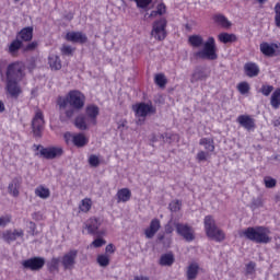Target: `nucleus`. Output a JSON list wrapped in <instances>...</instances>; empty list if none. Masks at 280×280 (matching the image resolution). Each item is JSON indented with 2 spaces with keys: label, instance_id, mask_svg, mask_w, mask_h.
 <instances>
[{
  "label": "nucleus",
  "instance_id": "nucleus-35",
  "mask_svg": "<svg viewBox=\"0 0 280 280\" xmlns=\"http://www.w3.org/2000/svg\"><path fill=\"white\" fill-rule=\"evenodd\" d=\"M213 21L215 23H218V25H221V27H225V28L231 27V23H230L229 19H226V16H224L222 14L214 15Z\"/></svg>",
  "mask_w": 280,
  "mask_h": 280
},
{
  "label": "nucleus",
  "instance_id": "nucleus-56",
  "mask_svg": "<svg viewBox=\"0 0 280 280\" xmlns=\"http://www.w3.org/2000/svg\"><path fill=\"white\" fill-rule=\"evenodd\" d=\"M255 262L250 261L249 264L246 265V273L247 275H253L255 272Z\"/></svg>",
  "mask_w": 280,
  "mask_h": 280
},
{
  "label": "nucleus",
  "instance_id": "nucleus-30",
  "mask_svg": "<svg viewBox=\"0 0 280 280\" xmlns=\"http://www.w3.org/2000/svg\"><path fill=\"white\" fill-rule=\"evenodd\" d=\"M88 124H91V121L84 115H79L74 120V126L79 130H86V128H89Z\"/></svg>",
  "mask_w": 280,
  "mask_h": 280
},
{
  "label": "nucleus",
  "instance_id": "nucleus-52",
  "mask_svg": "<svg viewBox=\"0 0 280 280\" xmlns=\"http://www.w3.org/2000/svg\"><path fill=\"white\" fill-rule=\"evenodd\" d=\"M275 23L277 27H280V3H277L275 7Z\"/></svg>",
  "mask_w": 280,
  "mask_h": 280
},
{
  "label": "nucleus",
  "instance_id": "nucleus-47",
  "mask_svg": "<svg viewBox=\"0 0 280 280\" xmlns=\"http://www.w3.org/2000/svg\"><path fill=\"white\" fill-rule=\"evenodd\" d=\"M89 165L91 167H100V158L95 154L90 155Z\"/></svg>",
  "mask_w": 280,
  "mask_h": 280
},
{
  "label": "nucleus",
  "instance_id": "nucleus-55",
  "mask_svg": "<svg viewBox=\"0 0 280 280\" xmlns=\"http://www.w3.org/2000/svg\"><path fill=\"white\" fill-rule=\"evenodd\" d=\"M65 110V115L68 119H71V117H73V115H75V108L70 107V108H66Z\"/></svg>",
  "mask_w": 280,
  "mask_h": 280
},
{
  "label": "nucleus",
  "instance_id": "nucleus-26",
  "mask_svg": "<svg viewBox=\"0 0 280 280\" xmlns=\"http://www.w3.org/2000/svg\"><path fill=\"white\" fill-rule=\"evenodd\" d=\"M48 65L51 71H60L62 69V61L58 55H50L48 57Z\"/></svg>",
  "mask_w": 280,
  "mask_h": 280
},
{
  "label": "nucleus",
  "instance_id": "nucleus-60",
  "mask_svg": "<svg viewBox=\"0 0 280 280\" xmlns=\"http://www.w3.org/2000/svg\"><path fill=\"white\" fill-rule=\"evenodd\" d=\"M170 244H172V238L168 237L166 240L163 241V245L166 247V248H170Z\"/></svg>",
  "mask_w": 280,
  "mask_h": 280
},
{
  "label": "nucleus",
  "instance_id": "nucleus-25",
  "mask_svg": "<svg viewBox=\"0 0 280 280\" xmlns=\"http://www.w3.org/2000/svg\"><path fill=\"white\" fill-rule=\"evenodd\" d=\"M199 270H200V266H198L197 262L190 264L186 269V279L196 280L198 278Z\"/></svg>",
  "mask_w": 280,
  "mask_h": 280
},
{
  "label": "nucleus",
  "instance_id": "nucleus-17",
  "mask_svg": "<svg viewBox=\"0 0 280 280\" xmlns=\"http://www.w3.org/2000/svg\"><path fill=\"white\" fill-rule=\"evenodd\" d=\"M25 232L23 230H7L2 233V240L7 242V244H12V242H16L18 237H23Z\"/></svg>",
  "mask_w": 280,
  "mask_h": 280
},
{
  "label": "nucleus",
  "instance_id": "nucleus-31",
  "mask_svg": "<svg viewBox=\"0 0 280 280\" xmlns=\"http://www.w3.org/2000/svg\"><path fill=\"white\" fill-rule=\"evenodd\" d=\"M218 39L220 43L226 45L229 43H235L237 40V36H235V34L221 33L218 35Z\"/></svg>",
  "mask_w": 280,
  "mask_h": 280
},
{
  "label": "nucleus",
  "instance_id": "nucleus-3",
  "mask_svg": "<svg viewBox=\"0 0 280 280\" xmlns=\"http://www.w3.org/2000/svg\"><path fill=\"white\" fill-rule=\"evenodd\" d=\"M203 224L207 237L214 242H224L226 240V234L222 229L218 228L212 215L205 217Z\"/></svg>",
  "mask_w": 280,
  "mask_h": 280
},
{
  "label": "nucleus",
  "instance_id": "nucleus-16",
  "mask_svg": "<svg viewBox=\"0 0 280 280\" xmlns=\"http://www.w3.org/2000/svg\"><path fill=\"white\" fill-rule=\"evenodd\" d=\"M211 75L210 71H207V69L202 67H198L195 69L194 73L191 74L190 82L191 84H196V82H202L207 80Z\"/></svg>",
  "mask_w": 280,
  "mask_h": 280
},
{
  "label": "nucleus",
  "instance_id": "nucleus-33",
  "mask_svg": "<svg viewBox=\"0 0 280 280\" xmlns=\"http://www.w3.org/2000/svg\"><path fill=\"white\" fill-rule=\"evenodd\" d=\"M163 14H167V7L165 3H160L158 4L156 10L151 11L149 16L151 19H156V16H163Z\"/></svg>",
  "mask_w": 280,
  "mask_h": 280
},
{
  "label": "nucleus",
  "instance_id": "nucleus-40",
  "mask_svg": "<svg viewBox=\"0 0 280 280\" xmlns=\"http://www.w3.org/2000/svg\"><path fill=\"white\" fill-rule=\"evenodd\" d=\"M91 199L85 198L81 201V205L79 206L80 211H82L83 213H89V211H91Z\"/></svg>",
  "mask_w": 280,
  "mask_h": 280
},
{
  "label": "nucleus",
  "instance_id": "nucleus-34",
  "mask_svg": "<svg viewBox=\"0 0 280 280\" xmlns=\"http://www.w3.org/2000/svg\"><path fill=\"white\" fill-rule=\"evenodd\" d=\"M175 261L174 254H163L160 258V266H173Z\"/></svg>",
  "mask_w": 280,
  "mask_h": 280
},
{
  "label": "nucleus",
  "instance_id": "nucleus-64",
  "mask_svg": "<svg viewBox=\"0 0 280 280\" xmlns=\"http://www.w3.org/2000/svg\"><path fill=\"white\" fill-rule=\"evenodd\" d=\"M158 240H159V242H163V240H165V235H160V236L158 237Z\"/></svg>",
  "mask_w": 280,
  "mask_h": 280
},
{
  "label": "nucleus",
  "instance_id": "nucleus-63",
  "mask_svg": "<svg viewBox=\"0 0 280 280\" xmlns=\"http://www.w3.org/2000/svg\"><path fill=\"white\" fill-rule=\"evenodd\" d=\"M3 110H5V105L0 101V113H3Z\"/></svg>",
  "mask_w": 280,
  "mask_h": 280
},
{
  "label": "nucleus",
  "instance_id": "nucleus-5",
  "mask_svg": "<svg viewBox=\"0 0 280 280\" xmlns=\"http://www.w3.org/2000/svg\"><path fill=\"white\" fill-rule=\"evenodd\" d=\"M133 110L136 113V117H141L137 121L140 126L145 121V117L148 115H156V107L148 103H139L133 107Z\"/></svg>",
  "mask_w": 280,
  "mask_h": 280
},
{
  "label": "nucleus",
  "instance_id": "nucleus-23",
  "mask_svg": "<svg viewBox=\"0 0 280 280\" xmlns=\"http://www.w3.org/2000/svg\"><path fill=\"white\" fill-rule=\"evenodd\" d=\"M244 73L247 78H257L259 75V66L255 62H247L244 65Z\"/></svg>",
  "mask_w": 280,
  "mask_h": 280
},
{
  "label": "nucleus",
  "instance_id": "nucleus-14",
  "mask_svg": "<svg viewBox=\"0 0 280 280\" xmlns=\"http://www.w3.org/2000/svg\"><path fill=\"white\" fill-rule=\"evenodd\" d=\"M21 185H23V179L21 177H14L8 185V194L13 198H19L21 196Z\"/></svg>",
  "mask_w": 280,
  "mask_h": 280
},
{
  "label": "nucleus",
  "instance_id": "nucleus-24",
  "mask_svg": "<svg viewBox=\"0 0 280 280\" xmlns=\"http://www.w3.org/2000/svg\"><path fill=\"white\" fill-rule=\"evenodd\" d=\"M7 90L11 97H19L21 95V88L19 81L7 80Z\"/></svg>",
  "mask_w": 280,
  "mask_h": 280
},
{
  "label": "nucleus",
  "instance_id": "nucleus-57",
  "mask_svg": "<svg viewBox=\"0 0 280 280\" xmlns=\"http://www.w3.org/2000/svg\"><path fill=\"white\" fill-rule=\"evenodd\" d=\"M7 65H8V61L3 59L0 60V75H3V69H5Z\"/></svg>",
  "mask_w": 280,
  "mask_h": 280
},
{
  "label": "nucleus",
  "instance_id": "nucleus-58",
  "mask_svg": "<svg viewBox=\"0 0 280 280\" xmlns=\"http://www.w3.org/2000/svg\"><path fill=\"white\" fill-rule=\"evenodd\" d=\"M106 253H115V245L108 244L105 248Z\"/></svg>",
  "mask_w": 280,
  "mask_h": 280
},
{
  "label": "nucleus",
  "instance_id": "nucleus-27",
  "mask_svg": "<svg viewBox=\"0 0 280 280\" xmlns=\"http://www.w3.org/2000/svg\"><path fill=\"white\" fill-rule=\"evenodd\" d=\"M60 258L52 257L50 260L47 261V270L50 272V275H54V272H60Z\"/></svg>",
  "mask_w": 280,
  "mask_h": 280
},
{
  "label": "nucleus",
  "instance_id": "nucleus-37",
  "mask_svg": "<svg viewBox=\"0 0 280 280\" xmlns=\"http://www.w3.org/2000/svg\"><path fill=\"white\" fill-rule=\"evenodd\" d=\"M199 145H205L208 152H213L215 150V145L213 144V140L211 138L200 139Z\"/></svg>",
  "mask_w": 280,
  "mask_h": 280
},
{
  "label": "nucleus",
  "instance_id": "nucleus-19",
  "mask_svg": "<svg viewBox=\"0 0 280 280\" xmlns=\"http://www.w3.org/2000/svg\"><path fill=\"white\" fill-rule=\"evenodd\" d=\"M16 38L21 40L22 43H30L32 38H34V27L27 26L22 28L18 35Z\"/></svg>",
  "mask_w": 280,
  "mask_h": 280
},
{
  "label": "nucleus",
  "instance_id": "nucleus-46",
  "mask_svg": "<svg viewBox=\"0 0 280 280\" xmlns=\"http://www.w3.org/2000/svg\"><path fill=\"white\" fill-rule=\"evenodd\" d=\"M60 51L62 56H73V51H75V49L69 45H63Z\"/></svg>",
  "mask_w": 280,
  "mask_h": 280
},
{
  "label": "nucleus",
  "instance_id": "nucleus-8",
  "mask_svg": "<svg viewBox=\"0 0 280 280\" xmlns=\"http://www.w3.org/2000/svg\"><path fill=\"white\" fill-rule=\"evenodd\" d=\"M63 270H73L78 264V249H70L60 258Z\"/></svg>",
  "mask_w": 280,
  "mask_h": 280
},
{
  "label": "nucleus",
  "instance_id": "nucleus-54",
  "mask_svg": "<svg viewBox=\"0 0 280 280\" xmlns=\"http://www.w3.org/2000/svg\"><path fill=\"white\" fill-rule=\"evenodd\" d=\"M38 47L37 42H32L24 47V51H34Z\"/></svg>",
  "mask_w": 280,
  "mask_h": 280
},
{
  "label": "nucleus",
  "instance_id": "nucleus-18",
  "mask_svg": "<svg viewBox=\"0 0 280 280\" xmlns=\"http://www.w3.org/2000/svg\"><path fill=\"white\" fill-rule=\"evenodd\" d=\"M85 115L88 121L95 126L97 124V116L100 115V107H97V105H88L85 108Z\"/></svg>",
  "mask_w": 280,
  "mask_h": 280
},
{
  "label": "nucleus",
  "instance_id": "nucleus-44",
  "mask_svg": "<svg viewBox=\"0 0 280 280\" xmlns=\"http://www.w3.org/2000/svg\"><path fill=\"white\" fill-rule=\"evenodd\" d=\"M180 207H183V202L180 200H174L170 203L168 209L173 212L176 213L180 211Z\"/></svg>",
  "mask_w": 280,
  "mask_h": 280
},
{
  "label": "nucleus",
  "instance_id": "nucleus-7",
  "mask_svg": "<svg viewBox=\"0 0 280 280\" xmlns=\"http://www.w3.org/2000/svg\"><path fill=\"white\" fill-rule=\"evenodd\" d=\"M33 135L36 138L43 137V130H45V116L40 109L35 112V116L32 120Z\"/></svg>",
  "mask_w": 280,
  "mask_h": 280
},
{
  "label": "nucleus",
  "instance_id": "nucleus-59",
  "mask_svg": "<svg viewBox=\"0 0 280 280\" xmlns=\"http://www.w3.org/2000/svg\"><path fill=\"white\" fill-rule=\"evenodd\" d=\"M252 207H254V209H257V207H261V199H256L252 202Z\"/></svg>",
  "mask_w": 280,
  "mask_h": 280
},
{
  "label": "nucleus",
  "instance_id": "nucleus-4",
  "mask_svg": "<svg viewBox=\"0 0 280 280\" xmlns=\"http://www.w3.org/2000/svg\"><path fill=\"white\" fill-rule=\"evenodd\" d=\"M151 36L160 42L167 38V19L160 18L153 22Z\"/></svg>",
  "mask_w": 280,
  "mask_h": 280
},
{
  "label": "nucleus",
  "instance_id": "nucleus-32",
  "mask_svg": "<svg viewBox=\"0 0 280 280\" xmlns=\"http://www.w3.org/2000/svg\"><path fill=\"white\" fill-rule=\"evenodd\" d=\"M23 42L19 39L18 37L9 45V54L11 56H15V54H19V49H22Z\"/></svg>",
  "mask_w": 280,
  "mask_h": 280
},
{
  "label": "nucleus",
  "instance_id": "nucleus-42",
  "mask_svg": "<svg viewBox=\"0 0 280 280\" xmlns=\"http://www.w3.org/2000/svg\"><path fill=\"white\" fill-rule=\"evenodd\" d=\"M264 183L267 189H275V187H277V179L272 178L271 176H266L264 178Z\"/></svg>",
  "mask_w": 280,
  "mask_h": 280
},
{
  "label": "nucleus",
  "instance_id": "nucleus-50",
  "mask_svg": "<svg viewBox=\"0 0 280 280\" xmlns=\"http://www.w3.org/2000/svg\"><path fill=\"white\" fill-rule=\"evenodd\" d=\"M275 91V86L272 85H262L260 89V92L265 95V97H268L270 93Z\"/></svg>",
  "mask_w": 280,
  "mask_h": 280
},
{
  "label": "nucleus",
  "instance_id": "nucleus-43",
  "mask_svg": "<svg viewBox=\"0 0 280 280\" xmlns=\"http://www.w3.org/2000/svg\"><path fill=\"white\" fill-rule=\"evenodd\" d=\"M57 104H58L60 110H67V106H69V96H67V97L60 96L57 101Z\"/></svg>",
  "mask_w": 280,
  "mask_h": 280
},
{
  "label": "nucleus",
  "instance_id": "nucleus-62",
  "mask_svg": "<svg viewBox=\"0 0 280 280\" xmlns=\"http://www.w3.org/2000/svg\"><path fill=\"white\" fill-rule=\"evenodd\" d=\"M275 128H278V126H280V117L279 118H276L273 121H272Z\"/></svg>",
  "mask_w": 280,
  "mask_h": 280
},
{
  "label": "nucleus",
  "instance_id": "nucleus-20",
  "mask_svg": "<svg viewBox=\"0 0 280 280\" xmlns=\"http://www.w3.org/2000/svg\"><path fill=\"white\" fill-rule=\"evenodd\" d=\"M100 226H102V222H100V219L97 218H90L85 222V229L88 230L90 235H97Z\"/></svg>",
  "mask_w": 280,
  "mask_h": 280
},
{
  "label": "nucleus",
  "instance_id": "nucleus-10",
  "mask_svg": "<svg viewBox=\"0 0 280 280\" xmlns=\"http://www.w3.org/2000/svg\"><path fill=\"white\" fill-rule=\"evenodd\" d=\"M69 97V105L72 108H75V110H81V108H84V102H86V97L82 92L78 90L70 91L68 94Z\"/></svg>",
  "mask_w": 280,
  "mask_h": 280
},
{
  "label": "nucleus",
  "instance_id": "nucleus-39",
  "mask_svg": "<svg viewBox=\"0 0 280 280\" xmlns=\"http://www.w3.org/2000/svg\"><path fill=\"white\" fill-rule=\"evenodd\" d=\"M154 82L160 89H165V85L167 84V78H165V74L158 73L155 74Z\"/></svg>",
  "mask_w": 280,
  "mask_h": 280
},
{
  "label": "nucleus",
  "instance_id": "nucleus-21",
  "mask_svg": "<svg viewBox=\"0 0 280 280\" xmlns=\"http://www.w3.org/2000/svg\"><path fill=\"white\" fill-rule=\"evenodd\" d=\"M237 124L245 128V130H253L255 129V119L248 115H241L236 119Z\"/></svg>",
  "mask_w": 280,
  "mask_h": 280
},
{
  "label": "nucleus",
  "instance_id": "nucleus-53",
  "mask_svg": "<svg viewBox=\"0 0 280 280\" xmlns=\"http://www.w3.org/2000/svg\"><path fill=\"white\" fill-rule=\"evenodd\" d=\"M104 245H106V241H104V238H96L92 242V246L94 248H102Z\"/></svg>",
  "mask_w": 280,
  "mask_h": 280
},
{
  "label": "nucleus",
  "instance_id": "nucleus-38",
  "mask_svg": "<svg viewBox=\"0 0 280 280\" xmlns=\"http://www.w3.org/2000/svg\"><path fill=\"white\" fill-rule=\"evenodd\" d=\"M270 104H271L272 108H275V109L280 108V89H277L271 94Z\"/></svg>",
  "mask_w": 280,
  "mask_h": 280
},
{
  "label": "nucleus",
  "instance_id": "nucleus-11",
  "mask_svg": "<svg viewBox=\"0 0 280 280\" xmlns=\"http://www.w3.org/2000/svg\"><path fill=\"white\" fill-rule=\"evenodd\" d=\"M37 150H40V155L47 160L57 159V156H62V154H65V151L60 147L44 148L38 145Z\"/></svg>",
  "mask_w": 280,
  "mask_h": 280
},
{
  "label": "nucleus",
  "instance_id": "nucleus-12",
  "mask_svg": "<svg viewBox=\"0 0 280 280\" xmlns=\"http://www.w3.org/2000/svg\"><path fill=\"white\" fill-rule=\"evenodd\" d=\"M175 228H176V232L178 233V235L184 237V240H186V242H194V240L196 238L194 236V229L191 226H189L187 224H183V223H176Z\"/></svg>",
  "mask_w": 280,
  "mask_h": 280
},
{
  "label": "nucleus",
  "instance_id": "nucleus-48",
  "mask_svg": "<svg viewBox=\"0 0 280 280\" xmlns=\"http://www.w3.org/2000/svg\"><path fill=\"white\" fill-rule=\"evenodd\" d=\"M74 138H75V135H73L71 131H67L63 133V140L67 145H71V143H73Z\"/></svg>",
  "mask_w": 280,
  "mask_h": 280
},
{
  "label": "nucleus",
  "instance_id": "nucleus-28",
  "mask_svg": "<svg viewBox=\"0 0 280 280\" xmlns=\"http://www.w3.org/2000/svg\"><path fill=\"white\" fill-rule=\"evenodd\" d=\"M117 202H128L132 198V192L128 188H121L117 191Z\"/></svg>",
  "mask_w": 280,
  "mask_h": 280
},
{
  "label": "nucleus",
  "instance_id": "nucleus-45",
  "mask_svg": "<svg viewBox=\"0 0 280 280\" xmlns=\"http://www.w3.org/2000/svg\"><path fill=\"white\" fill-rule=\"evenodd\" d=\"M241 95H246L250 91V85L247 82H242L237 85Z\"/></svg>",
  "mask_w": 280,
  "mask_h": 280
},
{
  "label": "nucleus",
  "instance_id": "nucleus-51",
  "mask_svg": "<svg viewBox=\"0 0 280 280\" xmlns=\"http://www.w3.org/2000/svg\"><path fill=\"white\" fill-rule=\"evenodd\" d=\"M12 222V215L7 214L3 217H0V226H8Z\"/></svg>",
  "mask_w": 280,
  "mask_h": 280
},
{
  "label": "nucleus",
  "instance_id": "nucleus-13",
  "mask_svg": "<svg viewBox=\"0 0 280 280\" xmlns=\"http://www.w3.org/2000/svg\"><path fill=\"white\" fill-rule=\"evenodd\" d=\"M260 51L264 54V56H268L269 58H272L273 56H279L280 54V44H269V43H262L260 44Z\"/></svg>",
  "mask_w": 280,
  "mask_h": 280
},
{
  "label": "nucleus",
  "instance_id": "nucleus-1",
  "mask_svg": "<svg viewBox=\"0 0 280 280\" xmlns=\"http://www.w3.org/2000/svg\"><path fill=\"white\" fill-rule=\"evenodd\" d=\"M189 45L191 47H202L203 49L195 52V58L200 60H218V47L215 46V38L209 37L205 43V39L200 35H191L188 38Z\"/></svg>",
  "mask_w": 280,
  "mask_h": 280
},
{
  "label": "nucleus",
  "instance_id": "nucleus-29",
  "mask_svg": "<svg viewBox=\"0 0 280 280\" xmlns=\"http://www.w3.org/2000/svg\"><path fill=\"white\" fill-rule=\"evenodd\" d=\"M73 145H75V148H84L85 145H89V138H86L84 133H75L73 138Z\"/></svg>",
  "mask_w": 280,
  "mask_h": 280
},
{
  "label": "nucleus",
  "instance_id": "nucleus-22",
  "mask_svg": "<svg viewBox=\"0 0 280 280\" xmlns=\"http://www.w3.org/2000/svg\"><path fill=\"white\" fill-rule=\"evenodd\" d=\"M161 229V221L159 219H153L150 223V226L144 231L145 237L152 240L159 230Z\"/></svg>",
  "mask_w": 280,
  "mask_h": 280
},
{
  "label": "nucleus",
  "instance_id": "nucleus-2",
  "mask_svg": "<svg viewBox=\"0 0 280 280\" xmlns=\"http://www.w3.org/2000/svg\"><path fill=\"white\" fill-rule=\"evenodd\" d=\"M242 235L256 244H270L272 242L270 229L266 226L247 228L242 232Z\"/></svg>",
  "mask_w": 280,
  "mask_h": 280
},
{
  "label": "nucleus",
  "instance_id": "nucleus-36",
  "mask_svg": "<svg viewBox=\"0 0 280 280\" xmlns=\"http://www.w3.org/2000/svg\"><path fill=\"white\" fill-rule=\"evenodd\" d=\"M51 192L49 191V188H45L44 186H38L35 189V196H38V198H42L43 200H47Z\"/></svg>",
  "mask_w": 280,
  "mask_h": 280
},
{
  "label": "nucleus",
  "instance_id": "nucleus-61",
  "mask_svg": "<svg viewBox=\"0 0 280 280\" xmlns=\"http://www.w3.org/2000/svg\"><path fill=\"white\" fill-rule=\"evenodd\" d=\"M174 137V135H172V133H167V132H165V133H163L162 135V139H172Z\"/></svg>",
  "mask_w": 280,
  "mask_h": 280
},
{
  "label": "nucleus",
  "instance_id": "nucleus-49",
  "mask_svg": "<svg viewBox=\"0 0 280 280\" xmlns=\"http://www.w3.org/2000/svg\"><path fill=\"white\" fill-rule=\"evenodd\" d=\"M209 158V151H199L196 155L198 163H202V161H207Z\"/></svg>",
  "mask_w": 280,
  "mask_h": 280
},
{
  "label": "nucleus",
  "instance_id": "nucleus-41",
  "mask_svg": "<svg viewBox=\"0 0 280 280\" xmlns=\"http://www.w3.org/2000/svg\"><path fill=\"white\" fill-rule=\"evenodd\" d=\"M96 260L102 268H106L110 264V258L106 255H98Z\"/></svg>",
  "mask_w": 280,
  "mask_h": 280
},
{
  "label": "nucleus",
  "instance_id": "nucleus-6",
  "mask_svg": "<svg viewBox=\"0 0 280 280\" xmlns=\"http://www.w3.org/2000/svg\"><path fill=\"white\" fill-rule=\"evenodd\" d=\"M25 66L21 62H13L7 68V80L21 81L25 73Z\"/></svg>",
  "mask_w": 280,
  "mask_h": 280
},
{
  "label": "nucleus",
  "instance_id": "nucleus-15",
  "mask_svg": "<svg viewBox=\"0 0 280 280\" xmlns=\"http://www.w3.org/2000/svg\"><path fill=\"white\" fill-rule=\"evenodd\" d=\"M66 40L69 43H78L79 45H84V43L89 42V37L82 32H69L66 34Z\"/></svg>",
  "mask_w": 280,
  "mask_h": 280
},
{
  "label": "nucleus",
  "instance_id": "nucleus-9",
  "mask_svg": "<svg viewBox=\"0 0 280 280\" xmlns=\"http://www.w3.org/2000/svg\"><path fill=\"white\" fill-rule=\"evenodd\" d=\"M22 267L24 270H32V272H38L45 268L44 257H32L22 261Z\"/></svg>",
  "mask_w": 280,
  "mask_h": 280
}]
</instances>
